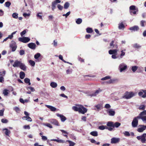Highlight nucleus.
Returning <instances> with one entry per match:
<instances>
[{
  "instance_id": "obj_1",
  "label": "nucleus",
  "mask_w": 146,
  "mask_h": 146,
  "mask_svg": "<svg viewBox=\"0 0 146 146\" xmlns=\"http://www.w3.org/2000/svg\"><path fill=\"white\" fill-rule=\"evenodd\" d=\"M76 106H79V107H78L76 106H74L72 107V110L74 111H78L79 113L83 114H84L87 111V109L84 107L83 106L79 105H76Z\"/></svg>"
},
{
  "instance_id": "obj_2",
  "label": "nucleus",
  "mask_w": 146,
  "mask_h": 146,
  "mask_svg": "<svg viewBox=\"0 0 146 146\" xmlns=\"http://www.w3.org/2000/svg\"><path fill=\"white\" fill-rule=\"evenodd\" d=\"M134 96V94L133 92H127L125 93V95L123 96L122 98L128 99L131 98Z\"/></svg>"
},
{
  "instance_id": "obj_3",
  "label": "nucleus",
  "mask_w": 146,
  "mask_h": 146,
  "mask_svg": "<svg viewBox=\"0 0 146 146\" xmlns=\"http://www.w3.org/2000/svg\"><path fill=\"white\" fill-rule=\"evenodd\" d=\"M145 137H146V133H143L141 136H137V138L138 140H141L142 143H145L146 141Z\"/></svg>"
},
{
  "instance_id": "obj_4",
  "label": "nucleus",
  "mask_w": 146,
  "mask_h": 146,
  "mask_svg": "<svg viewBox=\"0 0 146 146\" xmlns=\"http://www.w3.org/2000/svg\"><path fill=\"white\" fill-rule=\"evenodd\" d=\"M19 40L23 43H26L28 42L30 40L29 38L28 37H19L18 38Z\"/></svg>"
},
{
  "instance_id": "obj_5",
  "label": "nucleus",
  "mask_w": 146,
  "mask_h": 146,
  "mask_svg": "<svg viewBox=\"0 0 146 146\" xmlns=\"http://www.w3.org/2000/svg\"><path fill=\"white\" fill-rule=\"evenodd\" d=\"M10 46L12 49V51L13 52L15 51L17 48L16 43L13 41H12L11 43L10 44Z\"/></svg>"
},
{
  "instance_id": "obj_6",
  "label": "nucleus",
  "mask_w": 146,
  "mask_h": 146,
  "mask_svg": "<svg viewBox=\"0 0 146 146\" xmlns=\"http://www.w3.org/2000/svg\"><path fill=\"white\" fill-rule=\"evenodd\" d=\"M142 91H140L138 93V95L139 96H141L143 98L146 97V90H141Z\"/></svg>"
},
{
  "instance_id": "obj_7",
  "label": "nucleus",
  "mask_w": 146,
  "mask_h": 146,
  "mask_svg": "<svg viewBox=\"0 0 146 146\" xmlns=\"http://www.w3.org/2000/svg\"><path fill=\"white\" fill-rule=\"evenodd\" d=\"M138 120L134 118L131 123V125L133 127H137L138 125Z\"/></svg>"
},
{
  "instance_id": "obj_8",
  "label": "nucleus",
  "mask_w": 146,
  "mask_h": 146,
  "mask_svg": "<svg viewBox=\"0 0 146 146\" xmlns=\"http://www.w3.org/2000/svg\"><path fill=\"white\" fill-rule=\"evenodd\" d=\"M127 66H124V64H120L119 67V69L121 72H123L127 68Z\"/></svg>"
},
{
  "instance_id": "obj_9",
  "label": "nucleus",
  "mask_w": 146,
  "mask_h": 146,
  "mask_svg": "<svg viewBox=\"0 0 146 146\" xmlns=\"http://www.w3.org/2000/svg\"><path fill=\"white\" fill-rule=\"evenodd\" d=\"M72 65V64H71ZM73 68V66L71 65L70 66H69L67 68V69L66 70V72L67 74H71L72 72V68Z\"/></svg>"
},
{
  "instance_id": "obj_10",
  "label": "nucleus",
  "mask_w": 146,
  "mask_h": 146,
  "mask_svg": "<svg viewBox=\"0 0 146 146\" xmlns=\"http://www.w3.org/2000/svg\"><path fill=\"white\" fill-rule=\"evenodd\" d=\"M56 115L60 118L62 122L64 121L66 119V118L63 115L60 114L59 113H56Z\"/></svg>"
},
{
  "instance_id": "obj_11",
  "label": "nucleus",
  "mask_w": 146,
  "mask_h": 146,
  "mask_svg": "<svg viewBox=\"0 0 146 146\" xmlns=\"http://www.w3.org/2000/svg\"><path fill=\"white\" fill-rule=\"evenodd\" d=\"M50 122L52 124L58 126L60 125L58 121L55 119H50Z\"/></svg>"
},
{
  "instance_id": "obj_12",
  "label": "nucleus",
  "mask_w": 146,
  "mask_h": 146,
  "mask_svg": "<svg viewBox=\"0 0 146 146\" xmlns=\"http://www.w3.org/2000/svg\"><path fill=\"white\" fill-rule=\"evenodd\" d=\"M119 141V138L113 137L111 139V143H118Z\"/></svg>"
},
{
  "instance_id": "obj_13",
  "label": "nucleus",
  "mask_w": 146,
  "mask_h": 146,
  "mask_svg": "<svg viewBox=\"0 0 146 146\" xmlns=\"http://www.w3.org/2000/svg\"><path fill=\"white\" fill-rule=\"evenodd\" d=\"M129 29L131 31H137L139 29V27L137 26H135L130 27Z\"/></svg>"
},
{
  "instance_id": "obj_14",
  "label": "nucleus",
  "mask_w": 146,
  "mask_h": 146,
  "mask_svg": "<svg viewBox=\"0 0 146 146\" xmlns=\"http://www.w3.org/2000/svg\"><path fill=\"white\" fill-rule=\"evenodd\" d=\"M28 46L30 48L32 49H35L36 47V44L33 42L29 43Z\"/></svg>"
},
{
  "instance_id": "obj_15",
  "label": "nucleus",
  "mask_w": 146,
  "mask_h": 146,
  "mask_svg": "<svg viewBox=\"0 0 146 146\" xmlns=\"http://www.w3.org/2000/svg\"><path fill=\"white\" fill-rule=\"evenodd\" d=\"M40 54L39 53H37L34 56L36 60V61L39 62L41 61V59H40Z\"/></svg>"
},
{
  "instance_id": "obj_16",
  "label": "nucleus",
  "mask_w": 146,
  "mask_h": 146,
  "mask_svg": "<svg viewBox=\"0 0 146 146\" xmlns=\"http://www.w3.org/2000/svg\"><path fill=\"white\" fill-rule=\"evenodd\" d=\"M45 106L49 109L50 110L52 111H54L56 110V108L51 106L46 105Z\"/></svg>"
},
{
  "instance_id": "obj_17",
  "label": "nucleus",
  "mask_w": 146,
  "mask_h": 146,
  "mask_svg": "<svg viewBox=\"0 0 146 146\" xmlns=\"http://www.w3.org/2000/svg\"><path fill=\"white\" fill-rule=\"evenodd\" d=\"M95 107L96 108L98 111L100 110L103 108L102 105V104H99L95 106Z\"/></svg>"
},
{
  "instance_id": "obj_18",
  "label": "nucleus",
  "mask_w": 146,
  "mask_h": 146,
  "mask_svg": "<svg viewBox=\"0 0 146 146\" xmlns=\"http://www.w3.org/2000/svg\"><path fill=\"white\" fill-rule=\"evenodd\" d=\"M117 50L115 49L113 50H110L109 51V53L110 54H117Z\"/></svg>"
},
{
  "instance_id": "obj_19",
  "label": "nucleus",
  "mask_w": 146,
  "mask_h": 146,
  "mask_svg": "<svg viewBox=\"0 0 146 146\" xmlns=\"http://www.w3.org/2000/svg\"><path fill=\"white\" fill-rule=\"evenodd\" d=\"M3 131H5V133L6 135L9 136V135L11 133V131L10 130H9L7 128H5L3 129Z\"/></svg>"
},
{
  "instance_id": "obj_20",
  "label": "nucleus",
  "mask_w": 146,
  "mask_h": 146,
  "mask_svg": "<svg viewBox=\"0 0 146 146\" xmlns=\"http://www.w3.org/2000/svg\"><path fill=\"white\" fill-rule=\"evenodd\" d=\"M139 126L141 127L137 129V131L138 132H143L144 130H145V129L143 126V125H139Z\"/></svg>"
},
{
  "instance_id": "obj_21",
  "label": "nucleus",
  "mask_w": 146,
  "mask_h": 146,
  "mask_svg": "<svg viewBox=\"0 0 146 146\" xmlns=\"http://www.w3.org/2000/svg\"><path fill=\"white\" fill-rule=\"evenodd\" d=\"M108 113L109 115L112 116H114L115 113L114 111L110 110L108 111Z\"/></svg>"
},
{
  "instance_id": "obj_22",
  "label": "nucleus",
  "mask_w": 146,
  "mask_h": 146,
  "mask_svg": "<svg viewBox=\"0 0 146 146\" xmlns=\"http://www.w3.org/2000/svg\"><path fill=\"white\" fill-rule=\"evenodd\" d=\"M50 141H56L57 142L59 143H63L64 142V141L63 140H58L57 139H51L50 140Z\"/></svg>"
},
{
  "instance_id": "obj_23",
  "label": "nucleus",
  "mask_w": 146,
  "mask_h": 146,
  "mask_svg": "<svg viewBox=\"0 0 146 146\" xmlns=\"http://www.w3.org/2000/svg\"><path fill=\"white\" fill-rule=\"evenodd\" d=\"M20 68L24 71L26 70V67L25 64H19V66Z\"/></svg>"
},
{
  "instance_id": "obj_24",
  "label": "nucleus",
  "mask_w": 146,
  "mask_h": 146,
  "mask_svg": "<svg viewBox=\"0 0 146 146\" xmlns=\"http://www.w3.org/2000/svg\"><path fill=\"white\" fill-rule=\"evenodd\" d=\"M50 86L53 88H55L57 87V84L54 82H52L50 84Z\"/></svg>"
},
{
  "instance_id": "obj_25",
  "label": "nucleus",
  "mask_w": 146,
  "mask_h": 146,
  "mask_svg": "<svg viewBox=\"0 0 146 146\" xmlns=\"http://www.w3.org/2000/svg\"><path fill=\"white\" fill-rule=\"evenodd\" d=\"M121 125V123L118 122H116L113 123V127L118 128Z\"/></svg>"
},
{
  "instance_id": "obj_26",
  "label": "nucleus",
  "mask_w": 146,
  "mask_h": 146,
  "mask_svg": "<svg viewBox=\"0 0 146 146\" xmlns=\"http://www.w3.org/2000/svg\"><path fill=\"white\" fill-rule=\"evenodd\" d=\"M24 82L26 84H28L29 85H31V83L30 82V80L28 78H26L24 79Z\"/></svg>"
},
{
  "instance_id": "obj_27",
  "label": "nucleus",
  "mask_w": 146,
  "mask_h": 146,
  "mask_svg": "<svg viewBox=\"0 0 146 146\" xmlns=\"http://www.w3.org/2000/svg\"><path fill=\"white\" fill-rule=\"evenodd\" d=\"M125 26L122 23H121L119 24L118 28L119 29H121L124 28Z\"/></svg>"
},
{
  "instance_id": "obj_28",
  "label": "nucleus",
  "mask_w": 146,
  "mask_h": 146,
  "mask_svg": "<svg viewBox=\"0 0 146 146\" xmlns=\"http://www.w3.org/2000/svg\"><path fill=\"white\" fill-rule=\"evenodd\" d=\"M59 58L61 60L63 61L65 63H68V64H72L71 63H70L68 62H67L64 60L63 58V56L62 55H60L59 56Z\"/></svg>"
},
{
  "instance_id": "obj_29",
  "label": "nucleus",
  "mask_w": 146,
  "mask_h": 146,
  "mask_svg": "<svg viewBox=\"0 0 146 146\" xmlns=\"http://www.w3.org/2000/svg\"><path fill=\"white\" fill-rule=\"evenodd\" d=\"M25 74L23 72H21L20 73V78L21 79H23L25 77Z\"/></svg>"
},
{
  "instance_id": "obj_30",
  "label": "nucleus",
  "mask_w": 146,
  "mask_h": 146,
  "mask_svg": "<svg viewBox=\"0 0 146 146\" xmlns=\"http://www.w3.org/2000/svg\"><path fill=\"white\" fill-rule=\"evenodd\" d=\"M86 32L88 33H91L93 32V30L92 28L88 27L86 29Z\"/></svg>"
},
{
  "instance_id": "obj_31",
  "label": "nucleus",
  "mask_w": 146,
  "mask_h": 146,
  "mask_svg": "<svg viewBox=\"0 0 146 146\" xmlns=\"http://www.w3.org/2000/svg\"><path fill=\"white\" fill-rule=\"evenodd\" d=\"M90 134L94 136H97L98 135V132L96 131H92L90 132Z\"/></svg>"
},
{
  "instance_id": "obj_32",
  "label": "nucleus",
  "mask_w": 146,
  "mask_h": 146,
  "mask_svg": "<svg viewBox=\"0 0 146 146\" xmlns=\"http://www.w3.org/2000/svg\"><path fill=\"white\" fill-rule=\"evenodd\" d=\"M6 73V71L3 70H0V76H5Z\"/></svg>"
},
{
  "instance_id": "obj_33",
  "label": "nucleus",
  "mask_w": 146,
  "mask_h": 146,
  "mask_svg": "<svg viewBox=\"0 0 146 146\" xmlns=\"http://www.w3.org/2000/svg\"><path fill=\"white\" fill-rule=\"evenodd\" d=\"M26 89L28 90H30L32 92H34L35 91V90L34 88L32 87L27 86L26 87Z\"/></svg>"
},
{
  "instance_id": "obj_34",
  "label": "nucleus",
  "mask_w": 146,
  "mask_h": 146,
  "mask_svg": "<svg viewBox=\"0 0 146 146\" xmlns=\"http://www.w3.org/2000/svg\"><path fill=\"white\" fill-rule=\"evenodd\" d=\"M113 123L111 121L108 122L107 124V125L109 127H113Z\"/></svg>"
},
{
  "instance_id": "obj_35",
  "label": "nucleus",
  "mask_w": 146,
  "mask_h": 146,
  "mask_svg": "<svg viewBox=\"0 0 146 146\" xmlns=\"http://www.w3.org/2000/svg\"><path fill=\"white\" fill-rule=\"evenodd\" d=\"M82 22V20L81 18H78L76 19V22L78 24H81Z\"/></svg>"
},
{
  "instance_id": "obj_36",
  "label": "nucleus",
  "mask_w": 146,
  "mask_h": 146,
  "mask_svg": "<svg viewBox=\"0 0 146 146\" xmlns=\"http://www.w3.org/2000/svg\"><path fill=\"white\" fill-rule=\"evenodd\" d=\"M8 91L9 90L7 89H5L3 91V94L5 96H7L9 94Z\"/></svg>"
},
{
  "instance_id": "obj_37",
  "label": "nucleus",
  "mask_w": 146,
  "mask_h": 146,
  "mask_svg": "<svg viewBox=\"0 0 146 146\" xmlns=\"http://www.w3.org/2000/svg\"><path fill=\"white\" fill-rule=\"evenodd\" d=\"M118 80L117 79H113L109 80L107 82L108 83H113L115 81H118Z\"/></svg>"
},
{
  "instance_id": "obj_38",
  "label": "nucleus",
  "mask_w": 146,
  "mask_h": 146,
  "mask_svg": "<svg viewBox=\"0 0 146 146\" xmlns=\"http://www.w3.org/2000/svg\"><path fill=\"white\" fill-rule=\"evenodd\" d=\"M69 5L70 4L68 2H66L64 5V8L65 9H67L69 7Z\"/></svg>"
},
{
  "instance_id": "obj_39",
  "label": "nucleus",
  "mask_w": 146,
  "mask_h": 146,
  "mask_svg": "<svg viewBox=\"0 0 146 146\" xmlns=\"http://www.w3.org/2000/svg\"><path fill=\"white\" fill-rule=\"evenodd\" d=\"M67 141L69 143L70 146H74L75 144L74 142L70 140H67Z\"/></svg>"
},
{
  "instance_id": "obj_40",
  "label": "nucleus",
  "mask_w": 146,
  "mask_h": 146,
  "mask_svg": "<svg viewBox=\"0 0 146 146\" xmlns=\"http://www.w3.org/2000/svg\"><path fill=\"white\" fill-rule=\"evenodd\" d=\"M43 125H44L46 126L47 127H49L50 128H52V125L49 123H43Z\"/></svg>"
},
{
  "instance_id": "obj_41",
  "label": "nucleus",
  "mask_w": 146,
  "mask_h": 146,
  "mask_svg": "<svg viewBox=\"0 0 146 146\" xmlns=\"http://www.w3.org/2000/svg\"><path fill=\"white\" fill-rule=\"evenodd\" d=\"M13 110H14L17 113H19L20 111L21 110L17 107H15L13 108Z\"/></svg>"
},
{
  "instance_id": "obj_42",
  "label": "nucleus",
  "mask_w": 146,
  "mask_h": 146,
  "mask_svg": "<svg viewBox=\"0 0 146 146\" xmlns=\"http://www.w3.org/2000/svg\"><path fill=\"white\" fill-rule=\"evenodd\" d=\"M144 24H146V22L144 20H142L140 21V25L142 27H144L145 26Z\"/></svg>"
},
{
  "instance_id": "obj_43",
  "label": "nucleus",
  "mask_w": 146,
  "mask_h": 146,
  "mask_svg": "<svg viewBox=\"0 0 146 146\" xmlns=\"http://www.w3.org/2000/svg\"><path fill=\"white\" fill-rule=\"evenodd\" d=\"M143 117V116H142V115H141L140 113L139 115H138L137 117H135L134 118L138 120V119H141L142 120Z\"/></svg>"
},
{
  "instance_id": "obj_44",
  "label": "nucleus",
  "mask_w": 146,
  "mask_h": 146,
  "mask_svg": "<svg viewBox=\"0 0 146 146\" xmlns=\"http://www.w3.org/2000/svg\"><path fill=\"white\" fill-rule=\"evenodd\" d=\"M13 17L15 19H17L18 18V14L17 13H14L12 14Z\"/></svg>"
},
{
  "instance_id": "obj_45",
  "label": "nucleus",
  "mask_w": 146,
  "mask_h": 146,
  "mask_svg": "<svg viewBox=\"0 0 146 146\" xmlns=\"http://www.w3.org/2000/svg\"><path fill=\"white\" fill-rule=\"evenodd\" d=\"M123 134L125 136H129L130 135V134L127 131H125L123 133Z\"/></svg>"
},
{
  "instance_id": "obj_46",
  "label": "nucleus",
  "mask_w": 146,
  "mask_h": 146,
  "mask_svg": "<svg viewBox=\"0 0 146 146\" xmlns=\"http://www.w3.org/2000/svg\"><path fill=\"white\" fill-rule=\"evenodd\" d=\"M1 121L3 123H7L8 122V121L7 119L3 118L1 119Z\"/></svg>"
},
{
  "instance_id": "obj_47",
  "label": "nucleus",
  "mask_w": 146,
  "mask_h": 146,
  "mask_svg": "<svg viewBox=\"0 0 146 146\" xmlns=\"http://www.w3.org/2000/svg\"><path fill=\"white\" fill-rule=\"evenodd\" d=\"M145 106L144 105H141L139 107L140 110H144L145 109Z\"/></svg>"
},
{
  "instance_id": "obj_48",
  "label": "nucleus",
  "mask_w": 146,
  "mask_h": 146,
  "mask_svg": "<svg viewBox=\"0 0 146 146\" xmlns=\"http://www.w3.org/2000/svg\"><path fill=\"white\" fill-rule=\"evenodd\" d=\"M100 92V91L99 90H96V91L95 92V93H92V96H96Z\"/></svg>"
},
{
  "instance_id": "obj_49",
  "label": "nucleus",
  "mask_w": 146,
  "mask_h": 146,
  "mask_svg": "<svg viewBox=\"0 0 146 146\" xmlns=\"http://www.w3.org/2000/svg\"><path fill=\"white\" fill-rule=\"evenodd\" d=\"M56 5V4L54 3L53 2H52V10L53 11H54V9H55Z\"/></svg>"
},
{
  "instance_id": "obj_50",
  "label": "nucleus",
  "mask_w": 146,
  "mask_h": 146,
  "mask_svg": "<svg viewBox=\"0 0 146 146\" xmlns=\"http://www.w3.org/2000/svg\"><path fill=\"white\" fill-rule=\"evenodd\" d=\"M110 76H106L105 77L102 78L101 80H104L107 79H110Z\"/></svg>"
},
{
  "instance_id": "obj_51",
  "label": "nucleus",
  "mask_w": 146,
  "mask_h": 146,
  "mask_svg": "<svg viewBox=\"0 0 146 146\" xmlns=\"http://www.w3.org/2000/svg\"><path fill=\"white\" fill-rule=\"evenodd\" d=\"M137 68V67L136 66H132V70L133 72H135Z\"/></svg>"
},
{
  "instance_id": "obj_52",
  "label": "nucleus",
  "mask_w": 146,
  "mask_h": 146,
  "mask_svg": "<svg viewBox=\"0 0 146 146\" xmlns=\"http://www.w3.org/2000/svg\"><path fill=\"white\" fill-rule=\"evenodd\" d=\"M11 5V3L9 1H7L5 3V5L7 7H9Z\"/></svg>"
},
{
  "instance_id": "obj_53",
  "label": "nucleus",
  "mask_w": 146,
  "mask_h": 146,
  "mask_svg": "<svg viewBox=\"0 0 146 146\" xmlns=\"http://www.w3.org/2000/svg\"><path fill=\"white\" fill-rule=\"evenodd\" d=\"M106 126H104V125H101V126H100L99 127V129L100 130H104V129H106Z\"/></svg>"
},
{
  "instance_id": "obj_54",
  "label": "nucleus",
  "mask_w": 146,
  "mask_h": 146,
  "mask_svg": "<svg viewBox=\"0 0 146 146\" xmlns=\"http://www.w3.org/2000/svg\"><path fill=\"white\" fill-rule=\"evenodd\" d=\"M141 46H140L139 44L137 43L134 44L133 45V47L135 48H140Z\"/></svg>"
},
{
  "instance_id": "obj_55",
  "label": "nucleus",
  "mask_w": 146,
  "mask_h": 146,
  "mask_svg": "<svg viewBox=\"0 0 146 146\" xmlns=\"http://www.w3.org/2000/svg\"><path fill=\"white\" fill-rule=\"evenodd\" d=\"M129 9L131 10H135V7L134 5H131Z\"/></svg>"
},
{
  "instance_id": "obj_56",
  "label": "nucleus",
  "mask_w": 146,
  "mask_h": 146,
  "mask_svg": "<svg viewBox=\"0 0 146 146\" xmlns=\"http://www.w3.org/2000/svg\"><path fill=\"white\" fill-rule=\"evenodd\" d=\"M111 107L110 105L109 104H106L104 106V108L106 109L110 108Z\"/></svg>"
},
{
  "instance_id": "obj_57",
  "label": "nucleus",
  "mask_w": 146,
  "mask_h": 146,
  "mask_svg": "<svg viewBox=\"0 0 146 146\" xmlns=\"http://www.w3.org/2000/svg\"><path fill=\"white\" fill-rule=\"evenodd\" d=\"M39 14H41L42 13H38L37 15V17L39 19L42 20V16L41 15H39Z\"/></svg>"
},
{
  "instance_id": "obj_58",
  "label": "nucleus",
  "mask_w": 146,
  "mask_h": 146,
  "mask_svg": "<svg viewBox=\"0 0 146 146\" xmlns=\"http://www.w3.org/2000/svg\"><path fill=\"white\" fill-rule=\"evenodd\" d=\"M114 41L112 40L110 44V47H112V48L114 47Z\"/></svg>"
},
{
  "instance_id": "obj_59",
  "label": "nucleus",
  "mask_w": 146,
  "mask_h": 146,
  "mask_svg": "<svg viewBox=\"0 0 146 146\" xmlns=\"http://www.w3.org/2000/svg\"><path fill=\"white\" fill-rule=\"evenodd\" d=\"M4 111V109L0 110V116H2L3 115V113Z\"/></svg>"
},
{
  "instance_id": "obj_60",
  "label": "nucleus",
  "mask_w": 146,
  "mask_h": 146,
  "mask_svg": "<svg viewBox=\"0 0 146 146\" xmlns=\"http://www.w3.org/2000/svg\"><path fill=\"white\" fill-rule=\"evenodd\" d=\"M142 116L146 115V110H144L143 111L140 113Z\"/></svg>"
},
{
  "instance_id": "obj_61",
  "label": "nucleus",
  "mask_w": 146,
  "mask_h": 146,
  "mask_svg": "<svg viewBox=\"0 0 146 146\" xmlns=\"http://www.w3.org/2000/svg\"><path fill=\"white\" fill-rule=\"evenodd\" d=\"M26 30H24L20 34L21 36H23V35L26 33Z\"/></svg>"
},
{
  "instance_id": "obj_62",
  "label": "nucleus",
  "mask_w": 146,
  "mask_h": 146,
  "mask_svg": "<svg viewBox=\"0 0 146 146\" xmlns=\"http://www.w3.org/2000/svg\"><path fill=\"white\" fill-rule=\"evenodd\" d=\"M142 120L144 123H146V115L143 116Z\"/></svg>"
},
{
  "instance_id": "obj_63",
  "label": "nucleus",
  "mask_w": 146,
  "mask_h": 146,
  "mask_svg": "<svg viewBox=\"0 0 146 146\" xmlns=\"http://www.w3.org/2000/svg\"><path fill=\"white\" fill-rule=\"evenodd\" d=\"M58 8L60 10H61L62 9L63 7L60 4H58L57 5Z\"/></svg>"
},
{
  "instance_id": "obj_64",
  "label": "nucleus",
  "mask_w": 146,
  "mask_h": 146,
  "mask_svg": "<svg viewBox=\"0 0 146 146\" xmlns=\"http://www.w3.org/2000/svg\"><path fill=\"white\" fill-rule=\"evenodd\" d=\"M42 139L43 141L47 140V138L46 137L44 136H41Z\"/></svg>"
}]
</instances>
